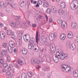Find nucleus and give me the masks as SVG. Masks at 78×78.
<instances>
[{
	"mask_svg": "<svg viewBox=\"0 0 78 78\" xmlns=\"http://www.w3.org/2000/svg\"><path fill=\"white\" fill-rule=\"evenodd\" d=\"M56 58H56V57L53 58V60H54V61H55V60L56 61Z\"/></svg>",
	"mask_w": 78,
	"mask_h": 78,
	"instance_id": "obj_62",
	"label": "nucleus"
},
{
	"mask_svg": "<svg viewBox=\"0 0 78 78\" xmlns=\"http://www.w3.org/2000/svg\"><path fill=\"white\" fill-rule=\"evenodd\" d=\"M70 42L69 41H67L66 42L67 45L69 46V45H70Z\"/></svg>",
	"mask_w": 78,
	"mask_h": 78,
	"instance_id": "obj_51",
	"label": "nucleus"
},
{
	"mask_svg": "<svg viewBox=\"0 0 78 78\" xmlns=\"http://www.w3.org/2000/svg\"><path fill=\"white\" fill-rule=\"evenodd\" d=\"M2 71L3 72H5L6 71V69H2Z\"/></svg>",
	"mask_w": 78,
	"mask_h": 78,
	"instance_id": "obj_57",
	"label": "nucleus"
},
{
	"mask_svg": "<svg viewBox=\"0 0 78 78\" xmlns=\"http://www.w3.org/2000/svg\"><path fill=\"white\" fill-rule=\"evenodd\" d=\"M27 35H25L24 36H23V39L24 40V41H26V39H27Z\"/></svg>",
	"mask_w": 78,
	"mask_h": 78,
	"instance_id": "obj_49",
	"label": "nucleus"
},
{
	"mask_svg": "<svg viewBox=\"0 0 78 78\" xmlns=\"http://www.w3.org/2000/svg\"><path fill=\"white\" fill-rule=\"evenodd\" d=\"M51 47L52 48L51 49V51L53 52V53H55V51H56V47L55 45H51Z\"/></svg>",
	"mask_w": 78,
	"mask_h": 78,
	"instance_id": "obj_8",
	"label": "nucleus"
},
{
	"mask_svg": "<svg viewBox=\"0 0 78 78\" xmlns=\"http://www.w3.org/2000/svg\"><path fill=\"white\" fill-rule=\"evenodd\" d=\"M26 5V3L25 4V2L24 1H23L20 3V5L21 7H23V6L24 5Z\"/></svg>",
	"mask_w": 78,
	"mask_h": 78,
	"instance_id": "obj_30",
	"label": "nucleus"
},
{
	"mask_svg": "<svg viewBox=\"0 0 78 78\" xmlns=\"http://www.w3.org/2000/svg\"><path fill=\"white\" fill-rule=\"evenodd\" d=\"M20 18V16H18L17 17V19L15 20V22H11L10 23V25L13 27H15V26H17L18 25L20 24V21H19V19Z\"/></svg>",
	"mask_w": 78,
	"mask_h": 78,
	"instance_id": "obj_1",
	"label": "nucleus"
},
{
	"mask_svg": "<svg viewBox=\"0 0 78 78\" xmlns=\"http://www.w3.org/2000/svg\"><path fill=\"white\" fill-rule=\"evenodd\" d=\"M0 27H3V24L2 23H0Z\"/></svg>",
	"mask_w": 78,
	"mask_h": 78,
	"instance_id": "obj_63",
	"label": "nucleus"
},
{
	"mask_svg": "<svg viewBox=\"0 0 78 78\" xmlns=\"http://www.w3.org/2000/svg\"><path fill=\"white\" fill-rule=\"evenodd\" d=\"M8 64L7 63H4L3 65V67H4V68H6V67H8Z\"/></svg>",
	"mask_w": 78,
	"mask_h": 78,
	"instance_id": "obj_40",
	"label": "nucleus"
},
{
	"mask_svg": "<svg viewBox=\"0 0 78 78\" xmlns=\"http://www.w3.org/2000/svg\"><path fill=\"white\" fill-rule=\"evenodd\" d=\"M4 4V3L3 2H0V7L2 8L3 6V5Z\"/></svg>",
	"mask_w": 78,
	"mask_h": 78,
	"instance_id": "obj_42",
	"label": "nucleus"
},
{
	"mask_svg": "<svg viewBox=\"0 0 78 78\" xmlns=\"http://www.w3.org/2000/svg\"><path fill=\"white\" fill-rule=\"evenodd\" d=\"M48 39V38L47 37H44L42 39V41L43 42V43L44 44H47L48 42L47 40Z\"/></svg>",
	"mask_w": 78,
	"mask_h": 78,
	"instance_id": "obj_9",
	"label": "nucleus"
},
{
	"mask_svg": "<svg viewBox=\"0 0 78 78\" xmlns=\"http://www.w3.org/2000/svg\"><path fill=\"white\" fill-rule=\"evenodd\" d=\"M6 75H7V76H10V75H11V72H7L6 73Z\"/></svg>",
	"mask_w": 78,
	"mask_h": 78,
	"instance_id": "obj_46",
	"label": "nucleus"
},
{
	"mask_svg": "<svg viewBox=\"0 0 78 78\" xmlns=\"http://www.w3.org/2000/svg\"><path fill=\"white\" fill-rule=\"evenodd\" d=\"M66 65H62L60 67V68L63 72H65V70H66Z\"/></svg>",
	"mask_w": 78,
	"mask_h": 78,
	"instance_id": "obj_13",
	"label": "nucleus"
},
{
	"mask_svg": "<svg viewBox=\"0 0 78 78\" xmlns=\"http://www.w3.org/2000/svg\"><path fill=\"white\" fill-rule=\"evenodd\" d=\"M68 67H66V68H65V70L64 71V72H69L70 71V66H67Z\"/></svg>",
	"mask_w": 78,
	"mask_h": 78,
	"instance_id": "obj_16",
	"label": "nucleus"
},
{
	"mask_svg": "<svg viewBox=\"0 0 78 78\" xmlns=\"http://www.w3.org/2000/svg\"><path fill=\"white\" fill-rule=\"evenodd\" d=\"M46 59L48 63L51 62V59L50 58V57L49 56H46Z\"/></svg>",
	"mask_w": 78,
	"mask_h": 78,
	"instance_id": "obj_7",
	"label": "nucleus"
},
{
	"mask_svg": "<svg viewBox=\"0 0 78 78\" xmlns=\"http://www.w3.org/2000/svg\"><path fill=\"white\" fill-rule=\"evenodd\" d=\"M36 61V59L33 58L31 59V62L32 63V62H34Z\"/></svg>",
	"mask_w": 78,
	"mask_h": 78,
	"instance_id": "obj_45",
	"label": "nucleus"
},
{
	"mask_svg": "<svg viewBox=\"0 0 78 78\" xmlns=\"http://www.w3.org/2000/svg\"><path fill=\"white\" fill-rule=\"evenodd\" d=\"M17 34H18V35H19L21 33V35L22 36V35H23V32H22V31H17Z\"/></svg>",
	"mask_w": 78,
	"mask_h": 78,
	"instance_id": "obj_29",
	"label": "nucleus"
},
{
	"mask_svg": "<svg viewBox=\"0 0 78 78\" xmlns=\"http://www.w3.org/2000/svg\"><path fill=\"white\" fill-rule=\"evenodd\" d=\"M49 70V69H48L46 67H44V71H48Z\"/></svg>",
	"mask_w": 78,
	"mask_h": 78,
	"instance_id": "obj_50",
	"label": "nucleus"
},
{
	"mask_svg": "<svg viewBox=\"0 0 78 78\" xmlns=\"http://www.w3.org/2000/svg\"><path fill=\"white\" fill-rule=\"evenodd\" d=\"M38 3L39 5H41L42 4V1L40 0L38 1Z\"/></svg>",
	"mask_w": 78,
	"mask_h": 78,
	"instance_id": "obj_43",
	"label": "nucleus"
},
{
	"mask_svg": "<svg viewBox=\"0 0 78 78\" xmlns=\"http://www.w3.org/2000/svg\"><path fill=\"white\" fill-rule=\"evenodd\" d=\"M66 38V36L63 37H62L61 38H60L61 39V40H62V41H64V39H65Z\"/></svg>",
	"mask_w": 78,
	"mask_h": 78,
	"instance_id": "obj_52",
	"label": "nucleus"
},
{
	"mask_svg": "<svg viewBox=\"0 0 78 78\" xmlns=\"http://www.w3.org/2000/svg\"><path fill=\"white\" fill-rule=\"evenodd\" d=\"M23 62L20 60H18V63L20 66H23V64H23Z\"/></svg>",
	"mask_w": 78,
	"mask_h": 78,
	"instance_id": "obj_23",
	"label": "nucleus"
},
{
	"mask_svg": "<svg viewBox=\"0 0 78 78\" xmlns=\"http://www.w3.org/2000/svg\"><path fill=\"white\" fill-rule=\"evenodd\" d=\"M3 58L2 57L0 56V61H2L3 62Z\"/></svg>",
	"mask_w": 78,
	"mask_h": 78,
	"instance_id": "obj_55",
	"label": "nucleus"
},
{
	"mask_svg": "<svg viewBox=\"0 0 78 78\" xmlns=\"http://www.w3.org/2000/svg\"><path fill=\"white\" fill-rule=\"evenodd\" d=\"M27 75L29 77H32L33 76V73L32 72H28L27 73Z\"/></svg>",
	"mask_w": 78,
	"mask_h": 78,
	"instance_id": "obj_18",
	"label": "nucleus"
},
{
	"mask_svg": "<svg viewBox=\"0 0 78 78\" xmlns=\"http://www.w3.org/2000/svg\"><path fill=\"white\" fill-rule=\"evenodd\" d=\"M9 44H10L9 46L12 47V48H14L15 47V43L14 41H10Z\"/></svg>",
	"mask_w": 78,
	"mask_h": 78,
	"instance_id": "obj_6",
	"label": "nucleus"
},
{
	"mask_svg": "<svg viewBox=\"0 0 78 78\" xmlns=\"http://www.w3.org/2000/svg\"><path fill=\"white\" fill-rule=\"evenodd\" d=\"M12 30H7V34L8 36H10L12 34Z\"/></svg>",
	"mask_w": 78,
	"mask_h": 78,
	"instance_id": "obj_26",
	"label": "nucleus"
},
{
	"mask_svg": "<svg viewBox=\"0 0 78 78\" xmlns=\"http://www.w3.org/2000/svg\"><path fill=\"white\" fill-rule=\"evenodd\" d=\"M32 26L33 27H36V24H32Z\"/></svg>",
	"mask_w": 78,
	"mask_h": 78,
	"instance_id": "obj_64",
	"label": "nucleus"
},
{
	"mask_svg": "<svg viewBox=\"0 0 78 78\" xmlns=\"http://www.w3.org/2000/svg\"><path fill=\"white\" fill-rule=\"evenodd\" d=\"M46 12L48 14H50L51 12V10L49 8L48 9Z\"/></svg>",
	"mask_w": 78,
	"mask_h": 78,
	"instance_id": "obj_33",
	"label": "nucleus"
},
{
	"mask_svg": "<svg viewBox=\"0 0 78 78\" xmlns=\"http://www.w3.org/2000/svg\"><path fill=\"white\" fill-rule=\"evenodd\" d=\"M6 10L7 12H10L11 11V9H10V8H6Z\"/></svg>",
	"mask_w": 78,
	"mask_h": 78,
	"instance_id": "obj_38",
	"label": "nucleus"
},
{
	"mask_svg": "<svg viewBox=\"0 0 78 78\" xmlns=\"http://www.w3.org/2000/svg\"><path fill=\"white\" fill-rule=\"evenodd\" d=\"M71 36H72V34H70V33H69L67 34V37L69 38V39H70V38L72 37H71Z\"/></svg>",
	"mask_w": 78,
	"mask_h": 78,
	"instance_id": "obj_32",
	"label": "nucleus"
},
{
	"mask_svg": "<svg viewBox=\"0 0 78 78\" xmlns=\"http://www.w3.org/2000/svg\"><path fill=\"white\" fill-rule=\"evenodd\" d=\"M34 40L31 41V39H30L28 46L29 49H31L32 48V46H33V44H34Z\"/></svg>",
	"mask_w": 78,
	"mask_h": 78,
	"instance_id": "obj_3",
	"label": "nucleus"
},
{
	"mask_svg": "<svg viewBox=\"0 0 78 78\" xmlns=\"http://www.w3.org/2000/svg\"><path fill=\"white\" fill-rule=\"evenodd\" d=\"M7 62H11V58H10V57L8 55L7 56Z\"/></svg>",
	"mask_w": 78,
	"mask_h": 78,
	"instance_id": "obj_28",
	"label": "nucleus"
},
{
	"mask_svg": "<svg viewBox=\"0 0 78 78\" xmlns=\"http://www.w3.org/2000/svg\"><path fill=\"white\" fill-rule=\"evenodd\" d=\"M73 16H69V20L70 21H72V20H73Z\"/></svg>",
	"mask_w": 78,
	"mask_h": 78,
	"instance_id": "obj_39",
	"label": "nucleus"
},
{
	"mask_svg": "<svg viewBox=\"0 0 78 78\" xmlns=\"http://www.w3.org/2000/svg\"><path fill=\"white\" fill-rule=\"evenodd\" d=\"M2 45L3 47H4V48H6V47H7V44L6 43H4L2 44Z\"/></svg>",
	"mask_w": 78,
	"mask_h": 78,
	"instance_id": "obj_41",
	"label": "nucleus"
},
{
	"mask_svg": "<svg viewBox=\"0 0 78 78\" xmlns=\"http://www.w3.org/2000/svg\"><path fill=\"white\" fill-rule=\"evenodd\" d=\"M14 36H14V34H12V39H14Z\"/></svg>",
	"mask_w": 78,
	"mask_h": 78,
	"instance_id": "obj_59",
	"label": "nucleus"
},
{
	"mask_svg": "<svg viewBox=\"0 0 78 78\" xmlns=\"http://www.w3.org/2000/svg\"><path fill=\"white\" fill-rule=\"evenodd\" d=\"M13 51H14V53H16V52H17V50H16V48H15L14 49Z\"/></svg>",
	"mask_w": 78,
	"mask_h": 78,
	"instance_id": "obj_61",
	"label": "nucleus"
},
{
	"mask_svg": "<svg viewBox=\"0 0 78 78\" xmlns=\"http://www.w3.org/2000/svg\"><path fill=\"white\" fill-rule=\"evenodd\" d=\"M58 13L60 15H62L64 14V11L62 9L58 10Z\"/></svg>",
	"mask_w": 78,
	"mask_h": 78,
	"instance_id": "obj_22",
	"label": "nucleus"
},
{
	"mask_svg": "<svg viewBox=\"0 0 78 78\" xmlns=\"http://www.w3.org/2000/svg\"><path fill=\"white\" fill-rule=\"evenodd\" d=\"M5 35L2 36V35H1V34H0V37H1V38H2V39H5Z\"/></svg>",
	"mask_w": 78,
	"mask_h": 78,
	"instance_id": "obj_44",
	"label": "nucleus"
},
{
	"mask_svg": "<svg viewBox=\"0 0 78 78\" xmlns=\"http://www.w3.org/2000/svg\"><path fill=\"white\" fill-rule=\"evenodd\" d=\"M69 48L70 50H75L76 48V46L75 44H71L69 45Z\"/></svg>",
	"mask_w": 78,
	"mask_h": 78,
	"instance_id": "obj_11",
	"label": "nucleus"
},
{
	"mask_svg": "<svg viewBox=\"0 0 78 78\" xmlns=\"http://www.w3.org/2000/svg\"><path fill=\"white\" fill-rule=\"evenodd\" d=\"M38 31L36 32V42L37 43H38V41H39V39L38 38Z\"/></svg>",
	"mask_w": 78,
	"mask_h": 78,
	"instance_id": "obj_25",
	"label": "nucleus"
},
{
	"mask_svg": "<svg viewBox=\"0 0 78 78\" xmlns=\"http://www.w3.org/2000/svg\"><path fill=\"white\" fill-rule=\"evenodd\" d=\"M22 52L23 54L25 55H26L27 54V50L26 49H24L22 50Z\"/></svg>",
	"mask_w": 78,
	"mask_h": 78,
	"instance_id": "obj_21",
	"label": "nucleus"
},
{
	"mask_svg": "<svg viewBox=\"0 0 78 78\" xmlns=\"http://www.w3.org/2000/svg\"><path fill=\"white\" fill-rule=\"evenodd\" d=\"M50 37H49V38L50 40V41H53L55 38H56V36H57V34L56 33H55L54 34H50Z\"/></svg>",
	"mask_w": 78,
	"mask_h": 78,
	"instance_id": "obj_2",
	"label": "nucleus"
},
{
	"mask_svg": "<svg viewBox=\"0 0 78 78\" xmlns=\"http://www.w3.org/2000/svg\"><path fill=\"white\" fill-rule=\"evenodd\" d=\"M12 48H12V47L10 46L8 47V51L10 53H12Z\"/></svg>",
	"mask_w": 78,
	"mask_h": 78,
	"instance_id": "obj_15",
	"label": "nucleus"
},
{
	"mask_svg": "<svg viewBox=\"0 0 78 78\" xmlns=\"http://www.w3.org/2000/svg\"><path fill=\"white\" fill-rule=\"evenodd\" d=\"M21 78H27V74L25 73H23L21 74Z\"/></svg>",
	"mask_w": 78,
	"mask_h": 78,
	"instance_id": "obj_14",
	"label": "nucleus"
},
{
	"mask_svg": "<svg viewBox=\"0 0 78 78\" xmlns=\"http://www.w3.org/2000/svg\"><path fill=\"white\" fill-rule=\"evenodd\" d=\"M60 5H63V6H66V3L64 1H62L60 3Z\"/></svg>",
	"mask_w": 78,
	"mask_h": 78,
	"instance_id": "obj_35",
	"label": "nucleus"
},
{
	"mask_svg": "<svg viewBox=\"0 0 78 78\" xmlns=\"http://www.w3.org/2000/svg\"><path fill=\"white\" fill-rule=\"evenodd\" d=\"M59 51H58V52H57L56 53V55H55V58H58L57 59L58 60V58L61 59L62 60H63L64 58H62L61 55V54L59 53Z\"/></svg>",
	"mask_w": 78,
	"mask_h": 78,
	"instance_id": "obj_4",
	"label": "nucleus"
},
{
	"mask_svg": "<svg viewBox=\"0 0 78 78\" xmlns=\"http://www.w3.org/2000/svg\"><path fill=\"white\" fill-rule=\"evenodd\" d=\"M43 5L45 8H47L48 6V3L47 2H44Z\"/></svg>",
	"mask_w": 78,
	"mask_h": 78,
	"instance_id": "obj_24",
	"label": "nucleus"
},
{
	"mask_svg": "<svg viewBox=\"0 0 78 78\" xmlns=\"http://www.w3.org/2000/svg\"><path fill=\"white\" fill-rule=\"evenodd\" d=\"M9 67L11 69H12V68L13 67V65H12V64H9Z\"/></svg>",
	"mask_w": 78,
	"mask_h": 78,
	"instance_id": "obj_54",
	"label": "nucleus"
},
{
	"mask_svg": "<svg viewBox=\"0 0 78 78\" xmlns=\"http://www.w3.org/2000/svg\"><path fill=\"white\" fill-rule=\"evenodd\" d=\"M73 75L74 77H75L76 78H77V77H78V71H77V70H76L73 72Z\"/></svg>",
	"mask_w": 78,
	"mask_h": 78,
	"instance_id": "obj_10",
	"label": "nucleus"
},
{
	"mask_svg": "<svg viewBox=\"0 0 78 78\" xmlns=\"http://www.w3.org/2000/svg\"><path fill=\"white\" fill-rule=\"evenodd\" d=\"M7 70H8V71H10L11 70V68H10L9 66L7 68Z\"/></svg>",
	"mask_w": 78,
	"mask_h": 78,
	"instance_id": "obj_53",
	"label": "nucleus"
},
{
	"mask_svg": "<svg viewBox=\"0 0 78 78\" xmlns=\"http://www.w3.org/2000/svg\"><path fill=\"white\" fill-rule=\"evenodd\" d=\"M64 36H66V35H65V34H62L60 36V38H61L62 37H64Z\"/></svg>",
	"mask_w": 78,
	"mask_h": 78,
	"instance_id": "obj_47",
	"label": "nucleus"
},
{
	"mask_svg": "<svg viewBox=\"0 0 78 78\" xmlns=\"http://www.w3.org/2000/svg\"><path fill=\"white\" fill-rule=\"evenodd\" d=\"M10 6H11L13 8H15V9H17L18 7L17 5L16 4H15L13 5H10Z\"/></svg>",
	"mask_w": 78,
	"mask_h": 78,
	"instance_id": "obj_27",
	"label": "nucleus"
},
{
	"mask_svg": "<svg viewBox=\"0 0 78 78\" xmlns=\"http://www.w3.org/2000/svg\"><path fill=\"white\" fill-rule=\"evenodd\" d=\"M42 61H43V60L42 59H41V60H38L36 62L35 61V64H38L41 63Z\"/></svg>",
	"mask_w": 78,
	"mask_h": 78,
	"instance_id": "obj_20",
	"label": "nucleus"
},
{
	"mask_svg": "<svg viewBox=\"0 0 78 78\" xmlns=\"http://www.w3.org/2000/svg\"><path fill=\"white\" fill-rule=\"evenodd\" d=\"M62 58L64 56H65V54H64V53H62L61 54V55Z\"/></svg>",
	"mask_w": 78,
	"mask_h": 78,
	"instance_id": "obj_56",
	"label": "nucleus"
},
{
	"mask_svg": "<svg viewBox=\"0 0 78 78\" xmlns=\"http://www.w3.org/2000/svg\"><path fill=\"white\" fill-rule=\"evenodd\" d=\"M76 38L75 39L74 41L76 43H78V36H76Z\"/></svg>",
	"mask_w": 78,
	"mask_h": 78,
	"instance_id": "obj_37",
	"label": "nucleus"
},
{
	"mask_svg": "<svg viewBox=\"0 0 78 78\" xmlns=\"http://www.w3.org/2000/svg\"><path fill=\"white\" fill-rule=\"evenodd\" d=\"M2 51L3 52H1V55L6 56L7 55V52L5 50H3Z\"/></svg>",
	"mask_w": 78,
	"mask_h": 78,
	"instance_id": "obj_12",
	"label": "nucleus"
},
{
	"mask_svg": "<svg viewBox=\"0 0 78 78\" xmlns=\"http://www.w3.org/2000/svg\"><path fill=\"white\" fill-rule=\"evenodd\" d=\"M14 66H15L17 68L19 67V65H18V64H17V63H15L14 65Z\"/></svg>",
	"mask_w": 78,
	"mask_h": 78,
	"instance_id": "obj_48",
	"label": "nucleus"
},
{
	"mask_svg": "<svg viewBox=\"0 0 78 78\" xmlns=\"http://www.w3.org/2000/svg\"><path fill=\"white\" fill-rule=\"evenodd\" d=\"M51 10L53 13H55L56 12V9L55 7H51Z\"/></svg>",
	"mask_w": 78,
	"mask_h": 78,
	"instance_id": "obj_19",
	"label": "nucleus"
},
{
	"mask_svg": "<svg viewBox=\"0 0 78 78\" xmlns=\"http://www.w3.org/2000/svg\"><path fill=\"white\" fill-rule=\"evenodd\" d=\"M5 3L7 4H8V5H10H10H11V4L9 2V1L8 0H6Z\"/></svg>",
	"mask_w": 78,
	"mask_h": 78,
	"instance_id": "obj_36",
	"label": "nucleus"
},
{
	"mask_svg": "<svg viewBox=\"0 0 78 78\" xmlns=\"http://www.w3.org/2000/svg\"><path fill=\"white\" fill-rule=\"evenodd\" d=\"M24 24L26 27H29V23L28 22H24Z\"/></svg>",
	"mask_w": 78,
	"mask_h": 78,
	"instance_id": "obj_31",
	"label": "nucleus"
},
{
	"mask_svg": "<svg viewBox=\"0 0 78 78\" xmlns=\"http://www.w3.org/2000/svg\"><path fill=\"white\" fill-rule=\"evenodd\" d=\"M61 5V7L63 9H64L65 6L66 5H64V6H63V5Z\"/></svg>",
	"mask_w": 78,
	"mask_h": 78,
	"instance_id": "obj_58",
	"label": "nucleus"
},
{
	"mask_svg": "<svg viewBox=\"0 0 78 78\" xmlns=\"http://www.w3.org/2000/svg\"><path fill=\"white\" fill-rule=\"evenodd\" d=\"M41 75H42V76H43V75H45V73H44V72H42L41 73Z\"/></svg>",
	"mask_w": 78,
	"mask_h": 78,
	"instance_id": "obj_60",
	"label": "nucleus"
},
{
	"mask_svg": "<svg viewBox=\"0 0 78 78\" xmlns=\"http://www.w3.org/2000/svg\"><path fill=\"white\" fill-rule=\"evenodd\" d=\"M57 22L58 24H59V25H60V24H61L62 23V20L60 19L58 20Z\"/></svg>",
	"mask_w": 78,
	"mask_h": 78,
	"instance_id": "obj_34",
	"label": "nucleus"
},
{
	"mask_svg": "<svg viewBox=\"0 0 78 78\" xmlns=\"http://www.w3.org/2000/svg\"><path fill=\"white\" fill-rule=\"evenodd\" d=\"M61 24L62 28L63 29H64V28H65V27H66L65 24H66V22L65 21H63Z\"/></svg>",
	"mask_w": 78,
	"mask_h": 78,
	"instance_id": "obj_17",
	"label": "nucleus"
},
{
	"mask_svg": "<svg viewBox=\"0 0 78 78\" xmlns=\"http://www.w3.org/2000/svg\"><path fill=\"white\" fill-rule=\"evenodd\" d=\"M77 8L76 7V5L75 4H71L70 5V8L72 10H75Z\"/></svg>",
	"mask_w": 78,
	"mask_h": 78,
	"instance_id": "obj_5",
	"label": "nucleus"
}]
</instances>
